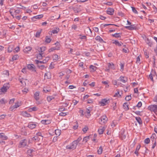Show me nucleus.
<instances>
[{"mask_svg":"<svg viewBox=\"0 0 157 157\" xmlns=\"http://www.w3.org/2000/svg\"><path fill=\"white\" fill-rule=\"evenodd\" d=\"M106 127V126H104L103 127H100L98 130L99 134H103Z\"/></svg>","mask_w":157,"mask_h":157,"instance_id":"11","label":"nucleus"},{"mask_svg":"<svg viewBox=\"0 0 157 157\" xmlns=\"http://www.w3.org/2000/svg\"><path fill=\"white\" fill-rule=\"evenodd\" d=\"M14 101H15L14 98H13V99H12L10 100V101H9V102L10 104H11L13 103L14 102Z\"/></svg>","mask_w":157,"mask_h":157,"instance_id":"64","label":"nucleus"},{"mask_svg":"<svg viewBox=\"0 0 157 157\" xmlns=\"http://www.w3.org/2000/svg\"><path fill=\"white\" fill-rule=\"evenodd\" d=\"M91 109L90 107H89V109H86V111L85 113H86V114L90 113V111H91Z\"/></svg>","mask_w":157,"mask_h":157,"instance_id":"49","label":"nucleus"},{"mask_svg":"<svg viewBox=\"0 0 157 157\" xmlns=\"http://www.w3.org/2000/svg\"><path fill=\"white\" fill-rule=\"evenodd\" d=\"M112 43L113 44H115L116 45H117L119 46H121L123 44V43L122 42H119L117 40H113Z\"/></svg>","mask_w":157,"mask_h":157,"instance_id":"15","label":"nucleus"},{"mask_svg":"<svg viewBox=\"0 0 157 157\" xmlns=\"http://www.w3.org/2000/svg\"><path fill=\"white\" fill-rule=\"evenodd\" d=\"M140 56H138L137 58H136V63H140Z\"/></svg>","mask_w":157,"mask_h":157,"instance_id":"54","label":"nucleus"},{"mask_svg":"<svg viewBox=\"0 0 157 157\" xmlns=\"http://www.w3.org/2000/svg\"><path fill=\"white\" fill-rule=\"evenodd\" d=\"M21 105V101H17L15 103V105L13 106H11L10 108V110L11 111H13L15 109H17Z\"/></svg>","mask_w":157,"mask_h":157,"instance_id":"4","label":"nucleus"},{"mask_svg":"<svg viewBox=\"0 0 157 157\" xmlns=\"http://www.w3.org/2000/svg\"><path fill=\"white\" fill-rule=\"evenodd\" d=\"M36 49L40 53H43V52L45 51L46 49V47H38Z\"/></svg>","mask_w":157,"mask_h":157,"instance_id":"13","label":"nucleus"},{"mask_svg":"<svg viewBox=\"0 0 157 157\" xmlns=\"http://www.w3.org/2000/svg\"><path fill=\"white\" fill-rule=\"evenodd\" d=\"M19 80L20 82L23 85H25V80L22 78H19Z\"/></svg>","mask_w":157,"mask_h":157,"instance_id":"35","label":"nucleus"},{"mask_svg":"<svg viewBox=\"0 0 157 157\" xmlns=\"http://www.w3.org/2000/svg\"><path fill=\"white\" fill-rule=\"evenodd\" d=\"M54 98V97L52 96H49L47 98V100L48 102L51 101L52 99Z\"/></svg>","mask_w":157,"mask_h":157,"instance_id":"37","label":"nucleus"},{"mask_svg":"<svg viewBox=\"0 0 157 157\" xmlns=\"http://www.w3.org/2000/svg\"><path fill=\"white\" fill-rule=\"evenodd\" d=\"M114 10L113 9L109 8L107 10V13L110 15H113L114 13Z\"/></svg>","mask_w":157,"mask_h":157,"instance_id":"16","label":"nucleus"},{"mask_svg":"<svg viewBox=\"0 0 157 157\" xmlns=\"http://www.w3.org/2000/svg\"><path fill=\"white\" fill-rule=\"evenodd\" d=\"M21 114L24 117H31V115L29 114L26 111L22 112Z\"/></svg>","mask_w":157,"mask_h":157,"instance_id":"17","label":"nucleus"},{"mask_svg":"<svg viewBox=\"0 0 157 157\" xmlns=\"http://www.w3.org/2000/svg\"><path fill=\"white\" fill-rule=\"evenodd\" d=\"M90 136L85 137L83 139V141H85L86 142H87L89 139Z\"/></svg>","mask_w":157,"mask_h":157,"instance_id":"40","label":"nucleus"},{"mask_svg":"<svg viewBox=\"0 0 157 157\" xmlns=\"http://www.w3.org/2000/svg\"><path fill=\"white\" fill-rule=\"evenodd\" d=\"M126 135L124 134V133L123 134H121V138L122 139H124L126 137Z\"/></svg>","mask_w":157,"mask_h":157,"instance_id":"57","label":"nucleus"},{"mask_svg":"<svg viewBox=\"0 0 157 157\" xmlns=\"http://www.w3.org/2000/svg\"><path fill=\"white\" fill-rule=\"evenodd\" d=\"M36 63L38 64H39V63H46L47 62L46 61V60H45V59L43 60L42 61H39L38 60H36Z\"/></svg>","mask_w":157,"mask_h":157,"instance_id":"29","label":"nucleus"},{"mask_svg":"<svg viewBox=\"0 0 157 157\" xmlns=\"http://www.w3.org/2000/svg\"><path fill=\"white\" fill-rule=\"evenodd\" d=\"M39 92L37 91L34 94V98L36 100H38L39 99Z\"/></svg>","mask_w":157,"mask_h":157,"instance_id":"20","label":"nucleus"},{"mask_svg":"<svg viewBox=\"0 0 157 157\" xmlns=\"http://www.w3.org/2000/svg\"><path fill=\"white\" fill-rule=\"evenodd\" d=\"M51 40L48 36H46V37L45 42L47 43H49L51 41Z\"/></svg>","mask_w":157,"mask_h":157,"instance_id":"42","label":"nucleus"},{"mask_svg":"<svg viewBox=\"0 0 157 157\" xmlns=\"http://www.w3.org/2000/svg\"><path fill=\"white\" fill-rule=\"evenodd\" d=\"M113 36H114L115 37H120V35L119 33H115L113 34H112V35Z\"/></svg>","mask_w":157,"mask_h":157,"instance_id":"47","label":"nucleus"},{"mask_svg":"<svg viewBox=\"0 0 157 157\" xmlns=\"http://www.w3.org/2000/svg\"><path fill=\"white\" fill-rule=\"evenodd\" d=\"M116 122L115 121H113L111 124V126L112 127H114L116 125Z\"/></svg>","mask_w":157,"mask_h":157,"instance_id":"62","label":"nucleus"},{"mask_svg":"<svg viewBox=\"0 0 157 157\" xmlns=\"http://www.w3.org/2000/svg\"><path fill=\"white\" fill-rule=\"evenodd\" d=\"M41 33V31H38L37 32L35 35L36 37H39L40 36Z\"/></svg>","mask_w":157,"mask_h":157,"instance_id":"44","label":"nucleus"},{"mask_svg":"<svg viewBox=\"0 0 157 157\" xmlns=\"http://www.w3.org/2000/svg\"><path fill=\"white\" fill-rule=\"evenodd\" d=\"M76 142L74 141L72 142L71 144L67 145L66 147L67 149L73 150L75 149L77 145V144Z\"/></svg>","mask_w":157,"mask_h":157,"instance_id":"1","label":"nucleus"},{"mask_svg":"<svg viewBox=\"0 0 157 157\" xmlns=\"http://www.w3.org/2000/svg\"><path fill=\"white\" fill-rule=\"evenodd\" d=\"M59 115L61 116H65L67 115V114L66 113L61 112L59 113Z\"/></svg>","mask_w":157,"mask_h":157,"instance_id":"56","label":"nucleus"},{"mask_svg":"<svg viewBox=\"0 0 157 157\" xmlns=\"http://www.w3.org/2000/svg\"><path fill=\"white\" fill-rule=\"evenodd\" d=\"M19 47L17 46L14 49L13 52H18L19 51Z\"/></svg>","mask_w":157,"mask_h":157,"instance_id":"48","label":"nucleus"},{"mask_svg":"<svg viewBox=\"0 0 157 157\" xmlns=\"http://www.w3.org/2000/svg\"><path fill=\"white\" fill-rule=\"evenodd\" d=\"M40 138H39L37 136H35L34 137H33L32 138V140H37L38 141L39 140V139H40Z\"/></svg>","mask_w":157,"mask_h":157,"instance_id":"45","label":"nucleus"},{"mask_svg":"<svg viewBox=\"0 0 157 157\" xmlns=\"http://www.w3.org/2000/svg\"><path fill=\"white\" fill-rule=\"evenodd\" d=\"M37 110L38 108L36 106H34L32 108L29 109L28 110L29 112H32L33 111H36Z\"/></svg>","mask_w":157,"mask_h":157,"instance_id":"26","label":"nucleus"},{"mask_svg":"<svg viewBox=\"0 0 157 157\" xmlns=\"http://www.w3.org/2000/svg\"><path fill=\"white\" fill-rule=\"evenodd\" d=\"M59 31V29L58 28H56V29L53 30L52 32L53 34L57 33Z\"/></svg>","mask_w":157,"mask_h":157,"instance_id":"31","label":"nucleus"},{"mask_svg":"<svg viewBox=\"0 0 157 157\" xmlns=\"http://www.w3.org/2000/svg\"><path fill=\"white\" fill-rule=\"evenodd\" d=\"M99 123L101 124H104L107 121L108 119L106 116L105 115H103L100 119Z\"/></svg>","mask_w":157,"mask_h":157,"instance_id":"5","label":"nucleus"},{"mask_svg":"<svg viewBox=\"0 0 157 157\" xmlns=\"http://www.w3.org/2000/svg\"><path fill=\"white\" fill-rule=\"evenodd\" d=\"M107 65V67H106V68L105 70L106 71L109 72L110 69H115L114 65L112 63H108Z\"/></svg>","mask_w":157,"mask_h":157,"instance_id":"3","label":"nucleus"},{"mask_svg":"<svg viewBox=\"0 0 157 157\" xmlns=\"http://www.w3.org/2000/svg\"><path fill=\"white\" fill-rule=\"evenodd\" d=\"M88 130V127L86 126H85V127L82 129V130L84 133H85Z\"/></svg>","mask_w":157,"mask_h":157,"instance_id":"36","label":"nucleus"},{"mask_svg":"<svg viewBox=\"0 0 157 157\" xmlns=\"http://www.w3.org/2000/svg\"><path fill=\"white\" fill-rule=\"evenodd\" d=\"M0 138L5 140L7 139L8 137L6 136L4 134L0 133Z\"/></svg>","mask_w":157,"mask_h":157,"instance_id":"23","label":"nucleus"},{"mask_svg":"<svg viewBox=\"0 0 157 157\" xmlns=\"http://www.w3.org/2000/svg\"><path fill=\"white\" fill-rule=\"evenodd\" d=\"M36 126V123H33V122H30L29 123L28 127L31 129H33L35 128Z\"/></svg>","mask_w":157,"mask_h":157,"instance_id":"12","label":"nucleus"},{"mask_svg":"<svg viewBox=\"0 0 157 157\" xmlns=\"http://www.w3.org/2000/svg\"><path fill=\"white\" fill-rule=\"evenodd\" d=\"M13 45L10 46L8 48V52H10L12 51L13 49Z\"/></svg>","mask_w":157,"mask_h":157,"instance_id":"33","label":"nucleus"},{"mask_svg":"<svg viewBox=\"0 0 157 157\" xmlns=\"http://www.w3.org/2000/svg\"><path fill=\"white\" fill-rule=\"evenodd\" d=\"M95 39L96 40H98L100 42H102L103 41V40L102 39H101V37L99 36H96L95 38Z\"/></svg>","mask_w":157,"mask_h":157,"instance_id":"39","label":"nucleus"},{"mask_svg":"<svg viewBox=\"0 0 157 157\" xmlns=\"http://www.w3.org/2000/svg\"><path fill=\"white\" fill-rule=\"evenodd\" d=\"M120 80L122 82L124 83L126 81L127 79L125 77L121 76L120 78Z\"/></svg>","mask_w":157,"mask_h":157,"instance_id":"25","label":"nucleus"},{"mask_svg":"<svg viewBox=\"0 0 157 157\" xmlns=\"http://www.w3.org/2000/svg\"><path fill=\"white\" fill-rule=\"evenodd\" d=\"M150 141V140L149 138H147L145 140L144 142L145 143L147 144H148Z\"/></svg>","mask_w":157,"mask_h":157,"instance_id":"58","label":"nucleus"},{"mask_svg":"<svg viewBox=\"0 0 157 157\" xmlns=\"http://www.w3.org/2000/svg\"><path fill=\"white\" fill-rule=\"evenodd\" d=\"M43 16V14H40L33 17L32 18V19L33 20H34V19H40L42 18Z\"/></svg>","mask_w":157,"mask_h":157,"instance_id":"21","label":"nucleus"},{"mask_svg":"<svg viewBox=\"0 0 157 157\" xmlns=\"http://www.w3.org/2000/svg\"><path fill=\"white\" fill-rule=\"evenodd\" d=\"M109 101V99H102L101 100V101L100 102V104L101 105L104 106L107 104H108Z\"/></svg>","mask_w":157,"mask_h":157,"instance_id":"9","label":"nucleus"},{"mask_svg":"<svg viewBox=\"0 0 157 157\" xmlns=\"http://www.w3.org/2000/svg\"><path fill=\"white\" fill-rule=\"evenodd\" d=\"M19 58V56L18 55H15L12 58L13 60H16Z\"/></svg>","mask_w":157,"mask_h":157,"instance_id":"50","label":"nucleus"},{"mask_svg":"<svg viewBox=\"0 0 157 157\" xmlns=\"http://www.w3.org/2000/svg\"><path fill=\"white\" fill-rule=\"evenodd\" d=\"M52 58L53 60L55 61H57L59 58L58 56L56 54L54 55L53 56Z\"/></svg>","mask_w":157,"mask_h":157,"instance_id":"24","label":"nucleus"},{"mask_svg":"<svg viewBox=\"0 0 157 157\" xmlns=\"http://www.w3.org/2000/svg\"><path fill=\"white\" fill-rule=\"evenodd\" d=\"M56 46V47H54L50 48L49 50V52H51L53 51L54 50H57L59 49L60 46H59V44L58 42H56L54 44Z\"/></svg>","mask_w":157,"mask_h":157,"instance_id":"7","label":"nucleus"},{"mask_svg":"<svg viewBox=\"0 0 157 157\" xmlns=\"http://www.w3.org/2000/svg\"><path fill=\"white\" fill-rule=\"evenodd\" d=\"M131 8H132V11L134 13H137V11L136 10L135 8V7H132V6H131Z\"/></svg>","mask_w":157,"mask_h":157,"instance_id":"51","label":"nucleus"},{"mask_svg":"<svg viewBox=\"0 0 157 157\" xmlns=\"http://www.w3.org/2000/svg\"><path fill=\"white\" fill-rule=\"evenodd\" d=\"M98 153L99 154H101L102 152V148L101 146L100 147L99 149L98 150Z\"/></svg>","mask_w":157,"mask_h":157,"instance_id":"34","label":"nucleus"},{"mask_svg":"<svg viewBox=\"0 0 157 157\" xmlns=\"http://www.w3.org/2000/svg\"><path fill=\"white\" fill-rule=\"evenodd\" d=\"M0 102L1 104H5L6 103L3 98H2L0 100Z\"/></svg>","mask_w":157,"mask_h":157,"instance_id":"60","label":"nucleus"},{"mask_svg":"<svg viewBox=\"0 0 157 157\" xmlns=\"http://www.w3.org/2000/svg\"><path fill=\"white\" fill-rule=\"evenodd\" d=\"M131 98H132V97H131V95H128V96H127L125 97V99L126 101H128L130 100H131Z\"/></svg>","mask_w":157,"mask_h":157,"instance_id":"46","label":"nucleus"},{"mask_svg":"<svg viewBox=\"0 0 157 157\" xmlns=\"http://www.w3.org/2000/svg\"><path fill=\"white\" fill-rule=\"evenodd\" d=\"M140 146H138L137 147L136 149V151L135 152V154H137L138 151H139V150L140 148Z\"/></svg>","mask_w":157,"mask_h":157,"instance_id":"59","label":"nucleus"},{"mask_svg":"<svg viewBox=\"0 0 157 157\" xmlns=\"http://www.w3.org/2000/svg\"><path fill=\"white\" fill-rule=\"evenodd\" d=\"M51 78V74L50 72H48L45 74L44 78L45 79H50Z\"/></svg>","mask_w":157,"mask_h":157,"instance_id":"14","label":"nucleus"},{"mask_svg":"<svg viewBox=\"0 0 157 157\" xmlns=\"http://www.w3.org/2000/svg\"><path fill=\"white\" fill-rule=\"evenodd\" d=\"M32 49V48L30 47H27L24 50V52L25 53H28Z\"/></svg>","mask_w":157,"mask_h":157,"instance_id":"18","label":"nucleus"},{"mask_svg":"<svg viewBox=\"0 0 157 157\" xmlns=\"http://www.w3.org/2000/svg\"><path fill=\"white\" fill-rule=\"evenodd\" d=\"M44 91L45 93H47L50 91L49 89H47V88L45 87H44L43 90Z\"/></svg>","mask_w":157,"mask_h":157,"instance_id":"63","label":"nucleus"},{"mask_svg":"<svg viewBox=\"0 0 157 157\" xmlns=\"http://www.w3.org/2000/svg\"><path fill=\"white\" fill-rule=\"evenodd\" d=\"M41 123L44 124H48L51 123V121L49 120H42L41 121Z\"/></svg>","mask_w":157,"mask_h":157,"instance_id":"19","label":"nucleus"},{"mask_svg":"<svg viewBox=\"0 0 157 157\" xmlns=\"http://www.w3.org/2000/svg\"><path fill=\"white\" fill-rule=\"evenodd\" d=\"M82 138L81 137H79L78 138L77 140H75V141L76 142V143L78 144V143L82 140Z\"/></svg>","mask_w":157,"mask_h":157,"instance_id":"55","label":"nucleus"},{"mask_svg":"<svg viewBox=\"0 0 157 157\" xmlns=\"http://www.w3.org/2000/svg\"><path fill=\"white\" fill-rule=\"evenodd\" d=\"M34 152V150L33 149L29 150L28 151V154L30 156H33V153Z\"/></svg>","mask_w":157,"mask_h":157,"instance_id":"22","label":"nucleus"},{"mask_svg":"<svg viewBox=\"0 0 157 157\" xmlns=\"http://www.w3.org/2000/svg\"><path fill=\"white\" fill-rule=\"evenodd\" d=\"M27 144V141L26 140L24 139L20 141L19 144L18 145L19 147H23L26 145Z\"/></svg>","mask_w":157,"mask_h":157,"instance_id":"10","label":"nucleus"},{"mask_svg":"<svg viewBox=\"0 0 157 157\" xmlns=\"http://www.w3.org/2000/svg\"><path fill=\"white\" fill-rule=\"evenodd\" d=\"M136 119L137 121L140 124L142 123V121H141V119L140 117H136Z\"/></svg>","mask_w":157,"mask_h":157,"instance_id":"43","label":"nucleus"},{"mask_svg":"<svg viewBox=\"0 0 157 157\" xmlns=\"http://www.w3.org/2000/svg\"><path fill=\"white\" fill-rule=\"evenodd\" d=\"M64 75V74L63 72H59L58 74V76L60 78H62V77Z\"/></svg>","mask_w":157,"mask_h":157,"instance_id":"53","label":"nucleus"},{"mask_svg":"<svg viewBox=\"0 0 157 157\" xmlns=\"http://www.w3.org/2000/svg\"><path fill=\"white\" fill-rule=\"evenodd\" d=\"M43 53H39V54L37 55L36 56L37 58L39 59H41L43 57L42 54Z\"/></svg>","mask_w":157,"mask_h":157,"instance_id":"38","label":"nucleus"},{"mask_svg":"<svg viewBox=\"0 0 157 157\" xmlns=\"http://www.w3.org/2000/svg\"><path fill=\"white\" fill-rule=\"evenodd\" d=\"M90 68L91 69V71L94 72L95 71L97 67L93 65H91L90 66Z\"/></svg>","mask_w":157,"mask_h":157,"instance_id":"27","label":"nucleus"},{"mask_svg":"<svg viewBox=\"0 0 157 157\" xmlns=\"http://www.w3.org/2000/svg\"><path fill=\"white\" fill-rule=\"evenodd\" d=\"M121 95L120 94L119 92H117L114 95V97H121Z\"/></svg>","mask_w":157,"mask_h":157,"instance_id":"52","label":"nucleus"},{"mask_svg":"<svg viewBox=\"0 0 157 157\" xmlns=\"http://www.w3.org/2000/svg\"><path fill=\"white\" fill-rule=\"evenodd\" d=\"M27 67L29 70L32 72H35L36 71L35 66L33 64H28Z\"/></svg>","mask_w":157,"mask_h":157,"instance_id":"8","label":"nucleus"},{"mask_svg":"<svg viewBox=\"0 0 157 157\" xmlns=\"http://www.w3.org/2000/svg\"><path fill=\"white\" fill-rule=\"evenodd\" d=\"M55 134L58 136H59L60 134V131L58 129L56 130H55Z\"/></svg>","mask_w":157,"mask_h":157,"instance_id":"41","label":"nucleus"},{"mask_svg":"<svg viewBox=\"0 0 157 157\" xmlns=\"http://www.w3.org/2000/svg\"><path fill=\"white\" fill-rule=\"evenodd\" d=\"M120 66H121V71H122L124 69V65L121 63L120 64Z\"/></svg>","mask_w":157,"mask_h":157,"instance_id":"61","label":"nucleus"},{"mask_svg":"<svg viewBox=\"0 0 157 157\" xmlns=\"http://www.w3.org/2000/svg\"><path fill=\"white\" fill-rule=\"evenodd\" d=\"M155 136V134H153L151 137V139H152L153 143H155V141H156Z\"/></svg>","mask_w":157,"mask_h":157,"instance_id":"30","label":"nucleus"},{"mask_svg":"<svg viewBox=\"0 0 157 157\" xmlns=\"http://www.w3.org/2000/svg\"><path fill=\"white\" fill-rule=\"evenodd\" d=\"M10 87V85L9 83L4 84L3 86L1 89V91L3 93L6 92Z\"/></svg>","mask_w":157,"mask_h":157,"instance_id":"6","label":"nucleus"},{"mask_svg":"<svg viewBox=\"0 0 157 157\" xmlns=\"http://www.w3.org/2000/svg\"><path fill=\"white\" fill-rule=\"evenodd\" d=\"M123 108L126 110L128 109V105L127 103H125L123 105Z\"/></svg>","mask_w":157,"mask_h":157,"instance_id":"28","label":"nucleus"},{"mask_svg":"<svg viewBox=\"0 0 157 157\" xmlns=\"http://www.w3.org/2000/svg\"><path fill=\"white\" fill-rule=\"evenodd\" d=\"M148 108L151 111L154 113L157 112V105H151L148 107Z\"/></svg>","mask_w":157,"mask_h":157,"instance_id":"2","label":"nucleus"},{"mask_svg":"<svg viewBox=\"0 0 157 157\" xmlns=\"http://www.w3.org/2000/svg\"><path fill=\"white\" fill-rule=\"evenodd\" d=\"M125 28L130 30H132L134 29L135 27H133V25H131L129 26H127L125 27Z\"/></svg>","mask_w":157,"mask_h":157,"instance_id":"32","label":"nucleus"}]
</instances>
